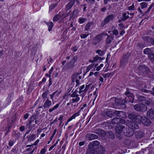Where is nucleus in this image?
Masks as SVG:
<instances>
[{"instance_id":"1","label":"nucleus","mask_w":154,"mask_h":154,"mask_svg":"<svg viewBox=\"0 0 154 154\" xmlns=\"http://www.w3.org/2000/svg\"><path fill=\"white\" fill-rule=\"evenodd\" d=\"M99 143V142L97 140L89 143L88 145V149L86 151V154H94L95 152V149L97 148L96 146Z\"/></svg>"},{"instance_id":"2","label":"nucleus","mask_w":154,"mask_h":154,"mask_svg":"<svg viewBox=\"0 0 154 154\" xmlns=\"http://www.w3.org/2000/svg\"><path fill=\"white\" fill-rule=\"evenodd\" d=\"M116 133L117 134L116 136L119 139L121 138V135H122L124 132L127 131L126 128L123 125L116 126L115 128Z\"/></svg>"},{"instance_id":"3","label":"nucleus","mask_w":154,"mask_h":154,"mask_svg":"<svg viewBox=\"0 0 154 154\" xmlns=\"http://www.w3.org/2000/svg\"><path fill=\"white\" fill-rule=\"evenodd\" d=\"M105 35H107V34L105 33H102L97 35L94 38L92 42V44L96 45L102 40L103 36Z\"/></svg>"},{"instance_id":"4","label":"nucleus","mask_w":154,"mask_h":154,"mask_svg":"<svg viewBox=\"0 0 154 154\" xmlns=\"http://www.w3.org/2000/svg\"><path fill=\"white\" fill-rule=\"evenodd\" d=\"M138 119L141 123L145 126H149L151 124L150 120L145 116H139Z\"/></svg>"},{"instance_id":"5","label":"nucleus","mask_w":154,"mask_h":154,"mask_svg":"<svg viewBox=\"0 0 154 154\" xmlns=\"http://www.w3.org/2000/svg\"><path fill=\"white\" fill-rule=\"evenodd\" d=\"M134 108L135 110L140 112H145L147 109V107L145 105L140 103L135 105Z\"/></svg>"},{"instance_id":"6","label":"nucleus","mask_w":154,"mask_h":154,"mask_svg":"<svg viewBox=\"0 0 154 154\" xmlns=\"http://www.w3.org/2000/svg\"><path fill=\"white\" fill-rule=\"evenodd\" d=\"M114 18V16L113 14H111L107 16L102 22L100 26L101 27H103L110 21L112 20Z\"/></svg>"},{"instance_id":"7","label":"nucleus","mask_w":154,"mask_h":154,"mask_svg":"<svg viewBox=\"0 0 154 154\" xmlns=\"http://www.w3.org/2000/svg\"><path fill=\"white\" fill-rule=\"evenodd\" d=\"M79 95L77 94V93L75 91L71 95V96L73 98L70 100L72 103L78 102L80 100V97H79Z\"/></svg>"},{"instance_id":"8","label":"nucleus","mask_w":154,"mask_h":154,"mask_svg":"<svg viewBox=\"0 0 154 154\" xmlns=\"http://www.w3.org/2000/svg\"><path fill=\"white\" fill-rule=\"evenodd\" d=\"M127 125L128 128L132 129L133 130L134 129H136L138 128V125L135 122L128 121Z\"/></svg>"},{"instance_id":"9","label":"nucleus","mask_w":154,"mask_h":154,"mask_svg":"<svg viewBox=\"0 0 154 154\" xmlns=\"http://www.w3.org/2000/svg\"><path fill=\"white\" fill-rule=\"evenodd\" d=\"M128 57L127 55L124 56L121 59L120 63V67L121 68H124L128 63Z\"/></svg>"},{"instance_id":"10","label":"nucleus","mask_w":154,"mask_h":154,"mask_svg":"<svg viewBox=\"0 0 154 154\" xmlns=\"http://www.w3.org/2000/svg\"><path fill=\"white\" fill-rule=\"evenodd\" d=\"M126 128L127 131L124 132L123 134L128 137L132 136L134 133V131L131 129H130L129 128Z\"/></svg>"},{"instance_id":"11","label":"nucleus","mask_w":154,"mask_h":154,"mask_svg":"<svg viewBox=\"0 0 154 154\" xmlns=\"http://www.w3.org/2000/svg\"><path fill=\"white\" fill-rule=\"evenodd\" d=\"M112 123L116 124L119 123L124 124L125 122L124 120L122 119L115 118L113 119L112 120Z\"/></svg>"},{"instance_id":"12","label":"nucleus","mask_w":154,"mask_h":154,"mask_svg":"<svg viewBox=\"0 0 154 154\" xmlns=\"http://www.w3.org/2000/svg\"><path fill=\"white\" fill-rule=\"evenodd\" d=\"M132 94H130V95L127 96L124 100V102L125 103H129V102L133 103L134 102V98Z\"/></svg>"},{"instance_id":"13","label":"nucleus","mask_w":154,"mask_h":154,"mask_svg":"<svg viewBox=\"0 0 154 154\" xmlns=\"http://www.w3.org/2000/svg\"><path fill=\"white\" fill-rule=\"evenodd\" d=\"M86 139L88 140H92L97 138V136L94 134L89 133L86 136Z\"/></svg>"},{"instance_id":"14","label":"nucleus","mask_w":154,"mask_h":154,"mask_svg":"<svg viewBox=\"0 0 154 154\" xmlns=\"http://www.w3.org/2000/svg\"><path fill=\"white\" fill-rule=\"evenodd\" d=\"M149 71V68L145 66H140L139 68V72H141L143 73H147Z\"/></svg>"},{"instance_id":"15","label":"nucleus","mask_w":154,"mask_h":154,"mask_svg":"<svg viewBox=\"0 0 154 154\" xmlns=\"http://www.w3.org/2000/svg\"><path fill=\"white\" fill-rule=\"evenodd\" d=\"M147 116L151 119L154 118V110L152 109H150L148 110L146 113Z\"/></svg>"},{"instance_id":"16","label":"nucleus","mask_w":154,"mask_h":154,"mask_svg":"<svg viewBox=\"0 0 154 154\" xmlns=\"http://www.w3.org/2000/svg\"><path fill=\"white\" fill-rule=\"evenodd\" d=\"M94 132L102 136H104L105 134L104 131L100 128H98L95 130Z\"/></svg>"},{"instance_id":"17","label":"nucleus","mask_w":154,"mask_h":154,"mask_svg":"<svg viewBox=\"0 0 154 154\" xmlns=\"http://www.w3.org/2000/svg\"><path fill=\"white\" fill-rule=\"evenodd\" d=\"M95 152H97V154H103L105 152V148L102 146H99L98 149H96Z\"/></svg>"},{"instance_id":"18","label":"nucleus","mask_w":154,"mask_h":154,"mask_svg":"<svg viewBox=\"0 0 154 154\" xmlns=\"http://www.w3.org/2000/svg\"><path fill=\"white\" fill-rule=\"evenodd\" d=\"M79 113L78 112H76L73 114L69 119L65 123V125H67L68 123L73 119H75V118L79 116Z\"/></svg>"},{"instance_id":"19","label":"nucleus","mask_w":154,"mask_h":154,"mask_svg":"<svg viewBox=\"0 0 154 154\" xmlns=\"http://www.w3.org/2000/svg\"><path fill=\"white\" fill-rule=\"evenodd\" d=\"M52 102L49 99H47L45 102L43 107L44 108H47L51 106Z\"/></svg>"},{"instance_id":"20","label":"nucleus","mask_w":154,"mask_h":154,"mask_svg":"<svg viewBox=\"0 0 154 154\" xmlns=\"http://www.w3.org/2000/svg\"><path fill=\"white\" fill-rule=\"evenodd\" d=\"M79 94H81L83 92H86L88 90V88H85V85H83L81 86L79 88Z\"/></svg>"},{"instance_id":"21","label":"nucleus","mask_w":154,"mask_h":154,"mask_svg":"<svg viewBox=\"0 0 154 154\" xmlns=\"http://www.w3.org/2000/svg\"><path fill=\"white\" fill-rule=\"evenodd\" d=\"M74 1H72L69 2L66 6V10H68L70 9L74 4Z\"/></svg>"},{"instance_id":"22","label":"nucleus","mask_w":154,"mask_h":154,"mask_svg":"<svg viewBox=\"0 0 154 154\" xmlns=\"http://www.w3.org/2000/svg\"><path fill=\"white\" fill-rule=\"evenodd\" d=\"M58 14V17H59L58 19L59 20V22H61L63 21L64 18L66 17V15L64 13H62L61 14Z\"/></svg>"},{"instance_id":"23","label":"nucleus","mask_w":154,"mask_h":154,"mask_svg":"<svg viewBox=\"0 0 154 154\" xmlns=\"http://www.w3.org/2000/svg\"><path fill=\"white\" fill-rule=\"evenodd\" d=\"M143 133L141 131H137L135 133L136 137L137 138H139L143 137Z\"/></svg>"},{"instance_id":"24","label":"nucleus","mask_w":154,"mask_h":154,"mask_svg":"<svg viewBox=\"0 0 154 154\" xmlns=\"http://www.w3.org/2000/svg\"><path fill=\"white\" fill-rule=\"evenodd\" d=\"M48 91H46L42 94V97L43 99V102H44L45 100L48 99Z\"/></svg>"},{"instance_id":"25","label":"nucleus","mask_w":154,"mask_h":154,"mask_svg":"<svg viewBox=\"0 0 154 154\" xmlns=\"http://www.w3.org/2000/svg\"><path fill=\"white\" fill-rule=\"evenodd\" d=\"M107 37L106 39V42L107 44H109L113 40V37L112 36L108 35H107Z\"/></svg>"},{"instance_id":"26","label":"nucleus","mask_w":154,"mask_h":154,"mask_svg":"<svg viewBox=\"0 0 154 154\" xmlns=\"http://www.w3.org/2000/svg\"><path fill=\"white\" fill-rule=\"evenodd\" d=\"M128 117L131 120H134V119H136V120H137V116L135 115L134 114L132 113H130L128 114ZM136 122H137V121L136 120Z\"/></svg>"},{"instance_id":"27","label":"nucleus","mask_w":154,"mask_h":154,"mask_svg":"<svg viewBox=\"0 0 154 154\" xmlns=\"http://www.w3.org/2000/svg\"><path fill=\"white\" fill-rule=\"evenodd\" d=\"M92 25L91 22L88 23L86 25L84 30L85 31H88L90 29L91 26Z\"/></svg>"},{"instance_id":"28","label":"nucleus","mask_w":154,"mask_h":154,"mask_svg":"<svg viewBox=\"0 0 154 154\" xmlns=\"http://www.w3.org/2000/svg\"><path fill=\"white\" fill-rule=\"evenodd\" d=\"M12 135L17 138H18L20 136V133L19 132L16 131H14L13 132Z\"/></svg>"},{"instance_id":"29","label":"nucleus","mask_w":154,"mask_h":154,"mask_svg":"<svg viewBox=\"0 0 154 154\" xmlns=\"http://www.w3.org/2000/svg\"><path fill=\"white\" fill-rule=\"evenodd\" d=\"M60 104H59V103L57 104L55 106H54L53 107L49 109V111L50 112H52L53 111H54L55 109L57 108H58V107L59 106Z\"/></svg>"},{"instance_id":"30","label":"nucleus","mask_w":154,"mask_h":154,"mask_svg":"<svg viewBox=\"0 0 154 154\" xmlns=\"http://www.w3.org/2000/svg\"><path fill=\"white\" fill-rule=\"evenodd\" d=\"M143 52L145 54H148L149 55L152 53L150 49L148 48L145 49Z\"/></svg>"},{"instance_id":"31","label":"nucleus","mask_w":154,"mask_h":154,"mask_svg":"<svg viewBox=\"0 0 154 154\" xmlns=\"http://www.w3.org/2000/svg\"><path fill=\"white\" fill-rule=\"evenodd\" d=\"M123 17L122 18V20L125 21L129 17L128 15H127V13H125L123 14Z\"/></svg>"},{"instance_id":"32","label":"nucleus","mask_w":154,"mask_h":154,"mask_svg":"<svg viewBox=\"0 0 154 154\" xmlns=\"http://www.w3.org/2000/svg\"><path fill=\"white\" fill-rule=\"evenodd\" d=\"M47 25L48 27V30L49 31H50L53 26V23L52 22H51L48 23Z\"/></svg>"},{"instance_id":"33","label":"nucleus","mask_w":154,"mask_h":154,"mask_svg":"<svg viewBox=\"0 0 154 154\" xmlns=\"http://www.w3.org/2000/svg\"><path fill=\"white\" fill-rule=\"evenodd\" d=\"M35 138V134H32L30 135L29 137L28 140L29 141H33Z\"/></svg>"},{"instance_id":"34","label":"nucleus","mask_w":154,"mask_h":154,"mask_svg":"<svg viewBox=\"0 0 154 154\" xmlns=\"http://www.w3.org/2000/svg\"><path fill=\"white\" fill-rule=\"evenodd\" d=\"M86 19L84 18L80 17L79 19V22L80 23H83L86 21Z\"/></svg>"},{"instance_id":"35","label":"nucleus","mask_w":154,"mask_h":154,"mask_svg":"<svg viewBox=\"0 0 154 154\" xmlns=\"http://www.w3.org/2000/svg\"><path fill=\"white\" fill-rule=\"evenodd\" d=\"M94 64H91L90 65L88 66L86 68L87 72H89L91 69L94 67Z\"/></svg>"},{"instance_id":"36","label":"nucleus","mask_w":154,"mask_h":154,"mask_svg":"<svg viewBox=\"0 0 154 154\" xmlns=\"http://www.w3.org/2000/svg\"><path fill=\"white\" fill-rule=\"evenodd\" d=\"M140 5L141 6V8L142 9L147 7V3L145 2H143L140 3Z\"/></svg>"},{"instance_id":"37","label":"nucleus","mask_w":154,"mask_h":154,"mask_svg":"<svg viewBox=\"0 0 154 154\" xmlns=\"http://www.w3.org/2000/svg\"><path fill=\"white\" fill-rule=\"evenodd\" d=\"M127 116L125 113L122 111H121L120 114L119 115V117H121L123 118H125Z\"/></svg>"},{"instance_id":"38","label":"nucleus","mask_w":154,"mask_h":154,"mask_svg":"<svg viewBox=\"0 0 154 154\" xmlns=\"http://www.w3.org/2000/svg\"><path fill=\"white\" fill-rule=\"evenodd\" d=\"M148 57L152 61H154V54L151 53L149 54Z\"/></svg>"},{"instance_id":"39","label":"nucleus","mask_w":154,"mask_h":154,"mask_svg":"<svg viewBox=\"0 0 154 154\" xmlns=\"http://www.w3.org/2000/svg\"><path fill=\"white\" fill-rule=\"evenodd\" d=\"M57 4H54L51 5L49 7V10L51 11L54 8L57 6Z\"/></svg>"},{"instance_id":"40","label":"nucleus","mask_w":154,"mask_h":154,"mask_svg":"<svg viewBox=\"0 0 154 154\" xmlns=\"http://www.w3.org/2000/svg\"><path fill=\"white\" fill-rule=\"evenodd\" d=\"M120 112L121 111H115L113 112V115L117 116L118 117H119Z\"/></svg>"},{"instance_id":"41","label":"nucleus","mask_w":154,"mask_h":154,"mask_svg":"<svg viewBox=\"0 0 154 154\" xmlns=\"http://www.w3.org/2000/svg\"><path fill=\"white\" fill-rule=\"evenodd\" d=\"M35 119V118L34 116H32L30 118V120L29 121V123L31 124Z\"/></svg>"},{"instance_id":"42","label":"nucleus","mask_w":154,"mask_h":154,"mask_svg":"<svg viewBox=\"0 0 154 154\" xmlns=\"http://www.w3.org/2000/svg\"><path fill=\"white\" fill-rule=\"evenodd\" d=\"M96 52L100 56H102L103 54V51L99 49L97 50Z\"/></svg>"},{"instance_id":"43","label":"nucleus","mask_w":154,"mask_h":154,"mask_svg":"<svg viewBox=\"0 0 154 154\" xmlns=\"http://www.w3.org/2000/svg\"><path fill=\"white\" fill-rule=\"evenodd\" d=\"M58 18H59L58 14L56 15L53 18V21L54 22L57 21L59 20Z\"/></svg>"},{"instance_id":"44","label":"nucleus","mask_w":154,"mask_h":154,"mask_svg":"<svg viewBox=\"0 0 154 154\" xmlns=\"http://www.w3.org/2000/svg\"><path fill=\"white\" fill-rule=\"evenodd\" d=\"M89 35V34H82L80 35V37L84 39L86 38Z\"/></svg>"},{"instance_id":"45","label":"nucleus","mask_w":154,"mask_h":154,"mask_svg":"<svg viewBox=\"0 0 154 154\" xmlns=\"http://www.w3.org/2000/svg\"><path fill=\"white\" fill-rule=\"evenodd\" d=\"M134 4H133L131 6L128 7V10L129 11L134 10Z\"/></svg>"},{"instance_id":"46","label":"nucleus","mask_w":154,"mask_h":154,"mask_svg":"<svg viewBox=\"0 0 154 154\" xmlns=\"http://www.w3.org/2000/svg\"><path fill=\"white\" fill-rule=\"evenodd\" d=\"M46 152V149L45 148H43L41 150L39 154H45Z\"/></svg>"},{"instance_id":"47","label":"nucleus","mask_w":154,"mask_h":154,"mask_svg":"<svg viewBox=\"0 0 154 154\" xmlns=\"http://www.w3.org/2000/svg\"><path fill=\"white\" fill-rule=\"evenodd\" d=\"M112 32L113 34L116 35H117L119 34L118 31L116 29L113 30Z\"/></svg>"},{"instance_id":"48","label":"nucleus","mask_w":154,"mask_h":154,"mask_svg":"<svg viewBox=\"0 0 154 154\" xmlns=\"http://www.w3.org/2000/svg\"><path fill=\"white\" fill-rule=\"evenodd\" d=\"M103 64H101L100 65L98 66H97L96 69V70L97 71H99L101 68L103 66Z\"/></svg>"},{"instance_id":"49","label":"nucleus","mask_w":154,"mask_h":154,"mask_svg":"<svg viewBox=\"0 0 154 154\" xmlns=\"http://www.w3.org/2000/svg\"><path fill=\"white\" fill-rule=\"evenodd\" d=\"M141 91L142 92H145L146 93H151L152 91H148L146 89H142Z\"/></svg>"},{"instance_id":"50","label":"nucleus","mask_w":154,"mask_h":154,"mask_svg":"<svg viewBox=\"0 0 154 154\" xmlns=\"http://www.w3.org/2000/svg\"><path fill=\"white\" fill-rule=\"evenodd\" d=\"M57 91H56L54 92L52 94L50 95V97L51 98L52 100L53 101V97L55 95V94L57 92Z\"/></svg>"},{"instance_id":"51","label":"nucleus","mask_w":154,"mask_h":154,"mask_svg":"<svg viewBox=\"0 0 154 154\" xmlns=\"http://www.w3.org/2000/svg\"><path fill=\"white\" fill-rule=\"evenodd\" d=\"M56 131H57V130L56 129H55L54 131V132H53V134H52L51 137H50V140H52L53 137L54 136V135H55V134H56Z\"/></svg>"},{"instance_id":"52","label":"nucleus","mask_w":154,"mask_h":154,"mask_svg":"<svg viewBox=\"0 0 154 154\" xmlns=\"http://www.w3.org/2000/svg\"><path fill=\"white\" fill-rule=\"evenodd\" d=\"M14 143V142L13 141L10 140L9 142L8 145L11 147L12 146H13Z\"/></svg>"},{"instance_id":"53","label":"nucleus","mask_w":154,"mask_h":154,"mask_svg":"<svg viewBox=\"0 0 154 154\" xmlns=\"http://www.w3.org/2000/svg\"><path fill=\"white\" fill-rule=\"evenodd\" d=\"M100 58L98 55H97L93 58L94 60V62H95L98 60Z\"/></svg>"},{"instance_id":"54","label":"nucleus","mask_w":154,"mask_h":154,"mask_svg":"<svg viewBox=\"0 0 154 154\" xmlns=\"http://www.w3.org/2000/svg\"><path fill=\"white\" fill-rule=\"evenodd\" d=\"M77 58H78L77 56H75L73 57L72 59L71 60V61L74 62L77 60Z\"/></svg>"},{"instance_id":"55","label":"nucleus","mask_w":154,"mask_h":154,"mask_svg":"<svg viewBox=\"0 0 154 154\" xmlns=\"http://www.w3.org/2000/svg\"><path fill=\"white\" fill-rule=\"evenodd\" d=\"M54 69V68L53 67H52L50 69L49 71V77L50 78V77L51 76V74L53 71Z\"/></svg>"},{"instance_id":"56","label":"nucleus","mask_w":154,"mask_h":154,"mask_svg":"<svg viewBox=\"0 0 154 154\" xmlns=\"http://www.w3.org/2000/svg\"><path fill=\"white\" fill-rule=\"evenodd\" d=\"M71 49L74 52H76L77 50V48L76 46H75L72 47Z\"/></svg>"},{"instance_id":"57","label":"nucleus","mask_w":154,"mask_h":154,"mask_svg":"<svg viewBox=\"0 0 154 154\" xmlns=\"http://www.w3.org/2000/svg\"><path fill=\"white\" fill-rule=\"evenodd\" d=\"M96 93H97V92L96 91H95L94 92V100L93 101V103H94V102L96 100V99L97 97V95L96 94Z\"/></svg>"},{"instance_id":"58","label":"nucleus","mask_w":154,"mask_h":154,"mask_svg":"<svg viewBox=\"0 0 154 154\" xmlns=\"http://www.w3.org/2000/svg\"><path fill=\"white\" fill-rule=\"evenodd\" d=\"M78 76V74L77 73H75L72 75V77L73 79H75L77 78Z\"/></svg>"},{"instance_id":"59","label":"nucleus","mask_w":154,"mask_h":154,"mask_svg":"<svg viewBox=\"0 0 154 154\" xmlns=\"http://www.w3.org/2000/svg\"><path fill=\"white\" fill-rule=\"evenodd\" d=\"M25 130V127L23 126H22L20 127V131L23 132Z\"/></svg>"},{"instance_id":"60","label":"nucleus","mask_w":154,"mask_h":154,"mask_svg":"<svg viewBox=\"0 0 154 154\" xmlns=\"http://www.w3.org/2000/svg\"><path fill=\"white\" fill-rule=\"evenodd\" d=\"M152 6H153L152 5H151V6H150L148 8L147 10L146 11H145V14H146L148 12L151 10V9Z\"/></svg>"},{"instance_id":"61","label":"nucleus","mask_w":154,"mask_h":154,"mask_svg":"<svg viewBox=\"0 0 154 154\" xmlns=\"http://www.w3.org/2000/svg\"><path fill=\"white\" fill-rule=\"evenodd\" d=\"M119 27L120 29L121 30H122L124 26V25H123V24L122 23H119Z\"/></svg>"},{"instance_id":"62","label":"nucleus","mask_w":154,"mask_h":154,"mask_svg":"<svg viewBox=\"0 0 154 154\" xmlns=\"http://www.w3.org/2000/svg\"><path fill=\"white\" fill-rule=\"evenodd\" d=\"M33 148V146L27 149L26 150V151L30 152L32 149Z\"/></svg>"},{"instance_id":"63","label":"nucleus","mask_w":154,"mask_h":154,"mask_svg":"<svg viewBox=\"0 0 154 154\" xmlns=\"http://www.w3.org/2000/svg\"><path fill=\"white\" fill-rule=\"evenodd\" d=\"M29 115L28 113H27L25 114L23 116V118L24 119H27L29 117Z\"/></svg>"},{"instance_id":"64","label":"nucleus","mask_w":154,"mask_h":154,"mask_svg":"<svg viewBox=\"0 0 154 154\" xmlns=\"http://www.w3.org/2000/svg\"><path fill=\"white\" fill-rule=\"evenodd\" d=\"M70 16V18H71L72 17V13L70 11H69L67 14V15H66V17L68 16Z\"/></svg>"}]
</instances>
